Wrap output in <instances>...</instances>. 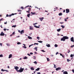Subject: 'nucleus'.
Segmentation results:
<instances>
[{
  "instance_id": "obj_1",
  "label": "nucleus",
  "mask_w": 74,
  "mask_h": 74,
  "mask_svg": "<svg viewBox=\"0 0 74 74\" xmlns=\"http://www.w3.org/2000/svg\"><path fill=\"white\" fill-rule=\"evenodd\" d=\"M69 39V37L67 36H64L63 38L61 39V41H64L66 39Z\"/></svg>"
},
{
  "instance_id": "obj_2",
  "label": "nucleus",
  "mask_w": 74,
  "mask_h": 74,
  "mask_svg": "<svg viewBox=\"0 0 74 74\" xmlns=\"http://www.w3.org/2000/svg\"><path fill=\"white\" fill-rule=\"evenodd\" d=\"M23 70H24V68H22V67H21L20 69L18 70V71H19V73H22V72H23Z\"/></svg>"
},
{
  "instance_id": "obj_3",
  "label": "nucleus",
  "mask_w": 74,
  "mask_h": 74,
  "mask_svg": "<svg viewBox=\"0 0 74 74\" xmlns=\"http://www.w3.org/2000/svg\"><path fill=\"white\" fill-rule=\"evenodd\" d=\"M14 69H15V70H16V71H17V72L19 73V70H18V69H19V67L16 66H14Z\"/></svg>"
},
{
  "instance_id": "obj_4",
  "label": "nucleus",
  "mask_w": 74,
  "mask_h": 74,
  "mask_svg": "<svg viewBox=\"0 0 74 74\" xmlns=\"http://www.w3.org/2000/svg\"><path fill=\"white\" fill-rule=\"evenodd\" d=\"M70 12V10L69 9H66V13H69Z\"/></svg>"
},
{
  "instance_id": "obj_5",
  "label": "nucleus",
  "mask_w": 74,
  "mask_h": 74,
  "mask_svg": "<svg viewBox=\"0 0 74 74\" xmlns=\"http://www.w3.org/2000/svg\"><path fill=\"white\" fill-rule=\"evenodd\" d=\"M0 36H4V33H3V32H1V34H0Z\"/></svg>"
},
{
  "instance_id": "obj_6",
  "label": "nucleus",
  "mask_w": 74,
  "mask_h": 74,
  "mask_svg": "<svg viewBox=\"0 0 74 74\" xmlns=\"http://www.w3.org/2000/svg\"><path fill=\"white\" fill-rule=\"evenodd\" d=\"M71 41H72V42H74V37H72L71 38Z\"/></svg>"
},
{
  "instance_id": "obj_7",
  "label": "nucleus",
  "mask_w": 74,
  "mask_h": 74,
  "mask_svg": "<svg viewBox=\"0 0 74 74\" xmlns=\"http://www.w3.org/2000/svg\"><path fill=\"white\" fill-rule=\"evenodd\" d=\"M61 70V68L60 67H58L56 69V70L58 71V70Z\"/></svg>"
},
{
  "instance_id": "obj_8",
  "label": "nucleus",
  "mask_w": 74,
  "mask_h": 74,
  "mask_svg": "<svg viewBox=\"0 0 74 74\" xmlns=\"http://www.w3.org/2000/svg\"><path fill=\"white\" fill-rule=\"evenodd\" d=\"M24 33V30H23L21 31V34H23Z\"/></svg>"
},
{
  "instance_id": "obj_9",
  "label": "nucleus",
  "mask_w": 74,
  "mask_h": 74,
  "mask_svg": "<svg viewBox=\"0 0 74 74\" xmlns=\"http://www.w3.org/2000/svg\"><path fill=\"white\" fill-rule=\"evenodd\" d=\"M12 54H10L9 55V58L10 59V58H12Z\"/></svg>"
},
{
  "instance_id": "obj_10",
  "label": "nucleus",
  "mask_w": 74,
  "mask_h": 74,
  "mask_svg": "<svg viewBox=\"0 0 74 74\" xmlns=\"http://www.w3.org/2000/svg\"><path fill=\"white\" fill-rule=\"evenodd\" d=\"M46 46H47V47H51V46H50V45L48 44H46Z\"/></svg>"
},
{
  "instance_id": "obj_11",
  "label": "nucleus",
  "mask_w": 74,
  "mask_h": 74,
  "mask_svg": "<svg viewBox=\"0 0 74 74\" xmlns=\"http://www.w3.org/2000/svg\"><path fill=\"white\" fill-rule=\"evenodd\" d=\"M63 74H68V73H67V72L66 71H64L63 72Z\"/></svg>"
},
{
  "instance_id": "obj_12",
  "label": "nucleus",
  "mask_w": 74,
  "mask_h": 74,
  "mask_svg": "<svg viewBox=\"0 0 74 74\" xmlns=\"http://www.w3.org/2000/svg\"><path fill=\"white\" fill-rule=\"evenodd\" d=\"M61 30V29L59 28L58 29H57V31L58 32H60V31Z\"/></svg>"
},
{
  "instance_id": "obj_13",
  "label": "nucleus",
  "mask_w": 74,
  "mask_h": 74,
  "mask_svg": "<svg viewBox=\"0 0 74 74\" xmlns=\"http://www.w3.org/2000/svg\"><path fill=\"white\" fill-rule=\"evenodd\" d=\"M44 19V18L43 17H42L41 18H39V19H40V21H42V20Z\"/></svg>"
},
{
  "instance_id": "obj_14",
  "label": "nucleus",
  "mask_w": 74,
  "mask_h": 74,
  "mask_svg": "<svg viewBox=\"0 0 74 74\" xmlns=\"http://www.w3.org/2000/svg\"><path fill=\"white\" fill-rule=\"evenodd\" d=\"M40 68H38L37 69H36V71H39L40 70Z\"/></svg>"
},
{
  "instance_id": "obj_15",
  "label": "nucleus",
  "mask_w": 74,
  "mask_h": 74,
  "mask_svg": "<svg viewBox=\"0 0 74 74\" xmlns=\"http://www.w3.org/2000/svg\"><path fill=\"white\" fill-rule=\"evenodd\" d=\"M34 49H35V50H36V51H37V47H35V48H34Z\"/></svg>"
},
{
  "instance_id": "obj_16",
  "label": "nucleus",
  "mask_w": 74,
  "mask_h": 74,
  "mask_svg": "<svg viewBox=\"0 0 74 74\" xmlns=\"http://www.w3.org/2000/svg\"><path fill=\"white\" fill-rule=\"evenodd\" d=\"M63 15V14H62V13L61 12L59 14V16H61V15Z\"/></svg>"
},
{
  "instance_id": "obj_17",
  "label": "nucleus",
  "mask_w": 74,
  "mask_h": 74,
  "mask_svg": "<svg viewBox=\"0 0 74 74\" xmlns=\"http://www.w3.org/2000/svg\"><path fill=\"white\" fill-rule=\"evenodd\" d=\"M31 14L32 15H34L35 14H36V13L34 12H31Z\"/></svg>"
},
{
  "instance_id": "obj_18",
  "label": "nucleus",
  "mask_w": 74,
  "mask_h": 74,
  "mask_svg": "<svg viewBox=\"0 0 74 74\" xmlns=\"http://www.w3.org/2000/svg\"><path fill=\"white\" fill-rule=\"evenodd\" d=\"M28 58L26 56H25L23 58V59H27Z\"/></svg>"
},
{
  "instance_id": "obj_19",
  "label": "nucleus",
  "mask_w": 74,
  "mask_h": 74,
  "mask_svg": "<svg viewBox=\"0 0 74 74\" xmlns=\"http://www.w3.org/2000/svg\"><path fill=\"white\" fill-rule=\"evenodd\" d=\"M28 38H29V39H32V38L29 36H28Z\"/></svg>"
},
{
  "instance_id": "obj_20",
  "label": "nucleus",
  "mask_w": 74,
  "mask_h": 74,
  "mask_svg": "<svg viewBox=\"0 0 74 74\" xmlns=\"http://www.w3.org/2000/svg\"><path fill=\"white\" fill-rule=\"evenodd\" d=\"M31 70H34V68L33 67L31 68Z\"/></svg>"
},
{
  "instance_id": "obj_21",
  "label": "nucleus",
  "mask_w": 74,
  "mask_h": 74,
  "mask_svg": "<svg viewBox=\"0 0 74 74\" xmlns=\"http://www.w3.org/2000/svg\"><path fill=\"white\" fill-rule=\"evenodd\" d=\"M29 29L30 30H33V28L31 26H30Z\"/></svg>"
},
{
  "instance_id": "obj_22",
  "label": "nucleus",
  "mask_w": 74,
  "mask_h": 74,
  "mask_svg": "<svg viewBox=\"0 0 74 74\" xmlns=\"http://www.w3.org/2000/svg\"><path fill=\"white\" fill-rule=\"evenodd\" d=\"M12 27H16V25H13L12 26Z\"/></svg>"
},
{
  "instance_id": "obj_23",
  "label": "nucleus",
  "mask_w": 74,
  "mask_h": 74,
  "mask_svg": "<svg viewBox=\"0 0 74 74\" xmlns=\"http://www.w3.org/2000/svg\"><path fill=\"white\" fill-rule=\"evenodd\" d=\"M37 41H38V42H40V43H41L42 42H43L42 41H38V40Z\"/></svg>"
},
{
  "instance_id": "obj_24",
  "label": "nucleus",
  "mask_w": 74,
  "mask_h": 74,
  "mask_svg": "<svg viewBox=\"0 0 74 74\" xmlns=\"http://www.w3.org/2000/svg\"><path fill=\"white\" fill-rule=\"evenodd\" d=\"M30 14H28L27 15V16L29 17H30Z\"/></svg>"
},
{
  "instance_id": "obj_25",
  "label": "nucleus",
  "mask_w": 74,
  "mask_h": 74,
  "mask_svg": "<svg viewBox=\"0 0 74 74\" xmlns=\"http://www.w3.org/2000/svg\"><path fill=\"white\" fill-rule=\"evenodd\" d=\"M17 11L18 12H21V11H22V10L19 9L17 10Z\"/></svg>"
},
{
  "instance_id": "obj_26",
  "label": "nucleus",
  "mask_w": 74,
  "mask_h": 74,
  "mask_svg": "<svg viewBox=\"0 0 74 74\" xmlns=\"http://www.w3.org/2000/svg\"><path fill=\"white\" fill-rule=\"evenodd\" d=\"M1 71H5V70H3V69H1Z\"/></svg>"
},
{
  "instance_id": "obj_27",
  "label": "nucleus",
  "mask_w": 74,
  "mask_h": 74,
  "mask_svg": "<svg viewBox=\"0 0 74 74\" xmlns=\"http://www.w3.org/2000/svg\"><path fill=\"white\" fill-rule=\"evenodd\" d=\"M17 44L18 45H19V44H21V43L20 42H18L17 43Z\"/></svg>"
},
{
  "instance_id": "obj_28",
  "label": "nucleus",
  "mask_w": 74,
  "mask_h": 74,
  "mask_svg": "<svg viewBox=\"0 0 74 74\" xmlns=\"http://www.w3.org/2000/svg\"><path fill=\"white\" fill-rule=\"evenodd\" d=\"M73 54H71V55H70V57L71 58H73Z\"/></svg>"
},
{
  "instance_id": "obj_29",
  "label": "nucleus",
  "mask_w": 74,
  "mask_h": 74,
  "mask_svg": "<svg viewBox=\"0 0 74 74\" xmlns=\"http://www.w3.org/2000/svg\"><path fill=\"white\" fill-rule=\"evenodd\" d=\"M2 57H3V55L1 54L0 55V58H1Z\"/></svg>"
},
{
  "instance_id": "obj_30",
  "label": "nucleus",
  "mask_w": 74,
  "mask_h": 74,
  "mask_svg": "<svg viewBox=\"0 0 74 74\" xmlns=\"http://www.w3.org/2000/svg\"><path fill=\"white\" fill-rule=\"evenodd\" d=\"M53 64L54 65V67L55 68V69H56V65L54 64Z\"/></svg>"
},
{
  "instance_id": "obj_31",
  "label": "nucleus",
  "mask_w": 74,
  "mask_h": 74,
  "mask_svg": "<svg viewBox=\"0 0 74 74\" xmlns=\"http://www.w3.org/2000/svg\"><path fill=\"white\" fill-rule=\"evenodd\" d=\"M34 63L35 64H37V62H36V61H35L34 62Z\"/></svg>"
},
{
  "instance_id": "obj_32",
  "label": "nucleus",
  "mask_w": 74,
  "mask_h": 74,
  "mask_svg": "<svg viewBox=\"0 0 74 74\" xmlns=\"http://www.w3.org/2000/svg\"><path fill=\"white\" fill-rule=\"evenodd\" d=\"M32 7V6H29V5H28V6H26V7H25V8H27V7Z\"/></svg>"
},
{
  "instance_id": "obj_33",
  "label": "nucleus",
  "mask_w": 74,
  "mask_h": 74,
  "mask_svg": "<svg viewBox=\"0 0 74 74\" xmlns=\"http://www.w3.org/2000/svg\"><path fill=\"white\" fill-rule=\"evenodd\" d=\"M38 45V43H35L34 45Z\"/></svg>"
},
{
  "instance_id": "obj_34",
  "label": "nucleus",
  "mask_w": 74,
  "mask_h": 74,
  "mask_svg": "<svg viewBox=\"0 0 74 74\" xmlns=\"http://www.w3.org/2000/svg\"><path fill=\"white\" fill-rule=\"evenodd\" d=\"M47 61H49V60H49V58H47Z\"/></svg>"
},
{
  "instance_id": "obj_35",
  "label": "nucleus",
  "mask_w": 74,
  "mask_h": 74,
  "mask_svg": "<svg viewBox=\"0 0 74 74\" xmlns=\"http://www.w3.org/2000/svg\"><path fill=\"white\" fill-rule=\"evenodd\" d=\"M6 45H7V46H10V44L8 43L6 44Z\"/></svg>"
},
{
  "instance_id": "obj_36",
  "label": "nucleus",
  "mask_w": 74,
  "mask_h": 74,
  "mask_svg": "<svg viewBox=\"0 0 74 74\" xmlns=\"http://www.w3.org/2000/svg\"><path fill=\"white\" fill-rule=\"evenodd\" d=\"M61 27H62V28H64V26H63V25H61Z\"/></svg>"
},
{
  "instance_id": "obj_37",
  "label": "nucleus",
  "mask_w": 74,
  "mask_h": 74,
  "mask_svg": "<svg viewBox=\"0 0 74 74\" xmlns=\"http://www.w3.org/2000/svg\"><path fill=\"white\" fill-rule=\"evenodd\" d=\"M23 48H27L25 46H23Z\"/></svg>"
},
{
  "instance_id": "obj_38",
  "label": "nucleus",
  "mask_w": 74,
  "mask_h": 74,
  "mask_svg": "<svg viewBox=\"0 0 74 74\" xmlns=\"http://www.w3.org/2000/svg\"><path fill=\"white\" fill-rule=\"evenodd\" d=\"M37 38L38 40H40V38L39 37H37Z\"/></svg>"
},
{
  "instance_id": "obj_39",
  "label": "nucleus",
  "mask_w": 74,
  "mask_h": 74,
  "mask_svg": "<svg viewBox=\"0 0 74 74\" xmlns=\"http://www.w3.org/2000/svg\"><path fill=\"white\" fill-rule=\"evenodd\" d=\"M55 47H58V45H56V44L55 45Z\"/></svg>"
},
{
  "instance_id": "obj_40",
  "label": "nucleus",
  "mask_w": 74,
  "mask_h": 74,
  "mask_svg": "<svg viewBox=\"0 0 74 74\" xmlns=\"http://www.w3.org/2000/svg\"><path fill=\"white\" fill-rule=\"evenodd\" d=\"M42 52H45V51H44V50H41Z\"/></svg>"
},
{
  "instance_id": "obj_41",
  "label": "nucleus",
  "mask_w": 74,
  "mask_h": 74,
  "mask_svg": "<svg viewBox=\"0 0 74 74\" xmlns=\"http://www.w3.org/2000/svg\"><path fill=\"white\" fill-rule=\"evenodd\" d=\"M40 25L38 26H37L36 28H40Z\"/></svg>"
},
{
  "instance_id": "obj_42",
  "label": "nucleus",
  "mask_w": 74,
  "mask_h": 74,
  "mask_svg": "<svg viewBox=\"0 0 74 74\" xmlns=\"http://www.w3.org/2000/svg\"><path fill=\"white\" fill-rule=\"evenodd\" d=\"M64 21H65V22H67V19H66V18H65Z\"/></svg>"
},
{
  "instance_id": "obj_43",
  "label": "nucleus",
  "mask_w": 74,
  "mask_h": 74,
  "mask_svg": "<svg viewBox=\"0 0 74 74\" xmlns=\"http://www.w3.org/2000/svg\"><path fill=\"white\" fill-rule=\"evenodd\" d=\"M71 60H69V59H67V62H69V61H71Z\"/></svg>"
},
{
  "instance_id": "obj_44",
  "label": "nucleus",
  "mask_w": 74,
  "mask_h": 74,
  "mask_svg": "<svg viewBox=\"0 0 74 74\" xmlns=\"http://www.w3.org/2000/svg\"><path fill=\"white\" fill-rule=\"evenodd\" d=\"M68 51L67 52V53H69V52H70V50H68Z\"/></svg>"
},
{
  "instance_id": "obj_45",
  "label": "nucleus",
  "mask_w": 74,
  "mask_h": 74,
  "mask_svg": "<svg viewBox=\"0 0 74 74\" xmlns=\"http://www.w3.org/2000/svg\"><path fill=\"white\" fill-rule=\"evenodd\" d=\"M74 47V45H73L71 46V48H73V47Z\"/></svg>"
},
{
  "instance_id": "obj_46",
  "label": "nucleus",
  "mask_w": 74,
  "mask_h": 74,
  "mask_svg": "<svg viewBox=\"0 0 74 74\" xmlns=\"http://www.w3.org/2000/svg\"><path fill=\"white\" fill-rule=\"evenodd\" d=\"M30 55H33V53L30 52Z\"/></svg>"
},
{
  "instance_id": "obj_47",
  "label": "nucleus",
  "mask_w": 74,
  "mask_h": 74,
  "mask_svg": "<svg viewBox=\"0 0 74 74\" xmlns=\"http://www.w3.org/2000/svg\"><path fill=\"white\" fill-rule=\"evenodd\" d=\"M34 58H33V59L34 60L36 59V57L35 56H34Z\"/></svg>"
},
{
  "instance_id": "obj_48",
  "label": "nucleus",
  "mask_w": 74,
  "mask_h": 74,
  "mask_svg": "<svg viewBox=\"0 0 74 74\" xmlns=\"http://www.w3.org/2000/svg\"><path fill=\"white\" fill-rule=\"evenodd\" d=\"M11 15H15V14H14V13H12L11 14Z\"/></svg>"
},
{
  "instance_id": "obj_49",
  "label": "nucleus",
  "mask_w": 74,
  "mask_h": 74,
  "mask_svg": "<svg viewBox=\"0 0 74 74\" xmlns=\"http://www.w3.org/2000/svg\"><path fill=\"white\" fill-rule=\"evenodd\" d=\"M72 71L73 72V73H74V69H73L72 70Z\"/></svg>"
},
{
  "instance_id": "obj_50",
  "label": "nucleus",
  "mask_w": 74,
  "mask_h": 74,
  "mask_svg": "<svg viewBox=\"0 0 74 74\" xmlns=\"http://www.w3.org/2000/svg\"><path fill=\"white\" fill-rule=\"evenodd\" d=\"M28 13H29L30 12V10H28V11H27Z\"/></svg>"
},
{
  "instance_id": "obj_51",
  "label": "nucleus",
  "mask_w": 74,
  "mask_h": 74,
  "mask_svg": "<svg viewBox=\"0 0 74 74\" xmlns=\"http://www.w3.org/2000/svg\"><path fill=\"white\" fill-rule=\"evenodd\" d=\"M6 16L7 17H8L9 16V15H8V14H7L6 15Z\"/></svg>"
},
{
  "instance_id": "obj_52",
  "label": "nucleus",
  "mask_w": 74,
  "mask_h": 74,
  "mask_svg": "<svg viewBox=\"0 0 74 74\" xmlns=\"http://www.w3.org/2000/svg\"><path fill=\"white\" fill-rule=\"evenodd\" d=\"M28 10H31V8H28Z\"/></svg>"
},
{
  "instance_id": "obj_53",
  "label": "nucleus",
  "mask_w": 74,
  "mask_h": 74,
  "mask_svg": "<svg viewBox=\"0 0 74 74\" xmlns=\"http://www.w3.org/2000/svg\"><path fill=\"white\" fill-rule=\"evenodd\" d=\"M27 55H28V56H30V55L29 53L27 54Z\"/></svg>"
},
{
  "instance_id": "obj_54",
  "label": "nucleus",
  "mask_w": 74,
  "mask_h": 74,
  "mask_svg": "<svg viewBox=\"0 0 74 74\" xmlns=\"http://www.w3.org/2000/svg\"><path fill=\"white\" fill-rule=\"evenodd\" d=\"M59 53H58V52H57L56 53V55H58V54Z\"/></svg>"
},
{
  "instance_id": "obj_55",
  "label": "nucleus",
  "mask_w": 74,
  "mask_h": 74,
  "mask_svg": "<svg viewBox=\"0 0 74 74\" xmlns=\"http://www.w3.org/2000/svg\"><path fill=\"white\" fill-rule=\"evenodd\" d=\"M21 9H22V10H23V7H21Z\"/></svg>"
},
{
  "instance_id": "obj_56",
  "label": "nucleus",
  "mask_w": 74,
  "mask_h": 74,
  "mask_svg": "<svg viewBox=\"0 0 74 74\" xmlns=\"http://www.w3.org/2000/svg\"><path fill=\"white\" fill-rule=\"evenodd\" d=\"M3 21V18H1L0 19V21Z\"/></svg>"
},
{
  "instance_id": "obj_57",
  "label": "nucleus",
  "mask_w": 74,
  "mask_h": 74,
  "mask_svg": "<svg viewBox=\"0 0 74 74\" xmlns=\"http://www.w3.org/2000/svg\"><path fill=\"white\" fill-rule=\"evenodd\" d=\"M34 27H36V28L37 27V26H36V25H34Z\"/></svg>"
},
{
  "instance_id": "obj_58",
  "label": "nucleus",
  "mask_w": 74,
  "mask_h": 74,
  "mask_svg": "<svg viewBox=\"0 0 74 74\" xmlns=\"http://www.w3.org/2000/svg\"><path fill=\"white\" fill-rule=\"evenodd\" d=\"M36 24H37V23H34L33 25H36Z\"/></svg>"
},
{
  "instance_id": "obj_59",
  "label": "nucleus",
  "mask_w": 74,
  "mask_h": 74,
  "mask_svg": "<svg viewBox=\"0 0 74 74\" xmlns=\"http://www.w3.org/2000/svg\"><path fill=\"white\" fill-rule=\"evenodd\" d=\"M9 16H10H10H12V15H11V14H10Z\"/></svg>"
},
{
  "instance_id": "obj_60",
  "label": "nucleus",
  "mask_w": 74,
  "mask_h": 74,
  "mask_svg": "<svg viewBox=\"0 0 74 74\" xmlns=\"http://www.w3.org/2000/svg\"><path fill=\"white\" fill-rule=\"evenodd\" d=\"M14 20H15V19H13L12 21H13V22H14Z\"/></svg>"
},
{
  "instance_id": "obj_61",
  "label": "nucleus",
  "mask_w": 74,
  "mask_h": 74,
  "mask_svg": "<svg viewBox=\"0 0 74 74\" xmlns=\"http://www.w3.org/2000/svg\"><path fill=\"white\" fill-rule=\"evenodd\" d=\"M65 10H63V12H65Z\"/></svg>"
},
{
  "instance_id": "obj_62",
  "label": "nucleus",
  "mask_w": 74,
  "mask_h": 74,
  "mask_svg": "<svg viewBox=\"0 0 74 74\" xmlns=\"http://www.w3.org/2000/svg\"><path fill=\"white\" fill-rule=\"evenodd\" d=\"M32 34V33H31L29 34V36H31Z\"/></svg>"
},
{
  "instance_id": "obj_63",
  "label": "nucleus",
  "mask_w": 74,
  "mask_h": 74,
  "mask_svg": "<svg viewBox=\"0 0 74 74\" xmlns=\"http://www.w3.org/2000/svg\"><path fill=\"white\" fill-rule=\"evenodd\" d=\"M0 45L1 46H2V43H0Z\"/></svg>"
},
{
  "instance_id": "obj_64",
  "label": "nucleus",
  "mask_w": 74,
  "mask_h": 74,
  "mask_svg": "<svg viewBox=\"0 0 74 74\" xmlns=\"http://www.w3.org/2000/svg\"><path fill=\"white\" fill-rule=\"evenodd\" d=\"M37 73L38 74H40V72Z\"/></svg>"
}]
</instances>
